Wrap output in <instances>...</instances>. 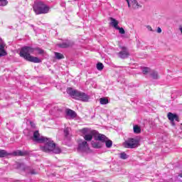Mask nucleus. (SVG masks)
<instances>
[{"label":"nucleus","mask_w":182,"mask_h":182,"mask_svg":"<svg viewBox=\"0 0 182 182\" xmlns=\"http://www.w3.org/2000/svg\"><path fill=\"white\" fill-rule=\"evenodd\" d=\"M31 139L33 141H36V143H46L44 146H41V150L45 153H55V154H59L60 153V148L56 146V144L50 138L41 136L39 131L34 132Z\"/></svg>","instance_id":"f257e3e1"},{"label":"nucleus","mask_w":182,"mask_h":182,"mask_svg":"<svg viewBox=\"0 0 182 182\" xmlns=\"http://www.w3.org/2000/svg\"><path fill=\"white\" fill-rule=\"evenodd\" d=\"M33 52H35V48L31 46H24L21 48L19 55L21 58H23V59H26V60H28V62L41 63V59L31 55V53H33Z\"/></svg>","instance_id":"f03ea898"},{"label":"nucleus","mask_w":182,"mask_h":182,"mask_svg":"<svg viewBox=\"0 0 182 182\" xmlns=\"http://www.w3.org/2000/svg\"><path fill=\"white\" fill-rule=\"evenodd\" d=\"M67 92L70 96H73L74 99H76L77 100H81V102H89V95L85 92L73 90L72 87L68 88Z\"/></svg>","instance_id":"7ed1b4c3"},{"label":"nucleus","mask_w":182,"mask_h":182,"mask_svg":"<svg viewBox=\"0 0 182 182\" xmlns=\"http://www.w3.org/2000/svg\"><path fill=\"white\" fill-rule=\"evenodd\" d=\"M33 9L36 15H44L49 12L50 8L43 1H38L34 3Z\"/></svg>","instance_id":"20e7f679"},{"label":"nucleus","mask_w":182,"mask_h":182,"mask_svg":"<svg viewBox=\"0 0 182 182\" xmlns=\"http://www.w3.org/2000/svg\"><path fill=\"white\" fill-rule=\"evenodd\" d=\"M82 134H84V139L86 141H91L92 139H95V136L97 134L96 130H90L87 128H84L82 129Z\"/></svg>","instance_id":"39448f33"},{"label":"nucleus","mask_w":182,"mask_h":182,"mask_svg":"<svg viewBox=\"0 0 182 182\" xmlns=\"http://www.w3.org/2000/svg\"><path fill=\"white\" fill-rule=\"evenodd\" d=\"M16 168L21 170L22 171H29L30 174H38V172L35 169H32L30 167L25 166L24 164L17 163L16 164Z\"/></svg>","instance_id":"423d86ee"},{"label":"nucleus","mask_w":182,"mask_h":182,"mask_svg":"<svg viewBox=\"0 0 182 182\" xmlns=\"http://www.w3.org/2000/svg\"><path fill=\"white\" fill-rule=\"evenodd\" d=\"M139 146V140L136 139H129L125 142V147L127 149H136Z\"/></svg>","instance_id":"0eeeda50"},{"label":"nucleus","mask_w":182,"mask_h":182,"mask_svg":"<svg viewBox=\"0 0 182 182\" xmlns=\"http://www.w3.org/2000/svg\"><path fill=\"white\" fill-rule=\"evenodd\" d=\"M89 144L86 141H80L78 143L77 151L79 153H85V151H89Z\"/></svg>","instance_id":"6e6552de"},{"label":"nucleus","mask_w":182,"mask_h":182,"mask_svg":"<svg viewBox=\"0 0 182 182\" xmlns=\"http://www.w3.org/2000/svg\"><path fill=\"white\" fill-rule=\"evenodd\" d=\"M75 43L70 40H64L63 43H58V47L61 48L62 49H65L66 48H70L71 46H73Z\"/></svg>","instance_id":"1a4fd4ad"},{"label":"nucleus","mask_w":182,"mask_h":182,"mask_svg":"<svg viewBox=\"0 0 182 182\" xmlns=\"http://www.w3.org/2000/svg\"><path fill=\"white\" fill-rule=\"evenodd\" d=\"M122 50L118 53V56L121 59H126V58H129V55H130L129 53V50H127V48L126 47H122Z\"/></svg>","instance_id":"9d476101"},{"label":"nucleus","mask_w":182,"mask_h":182,"mask_svg":"<svg viewBox=\"0 0 182 182\" xmlns=\"http://www.w3.org/2000/svg\"><path fill=\"white\" fill-rule=\"evenodd\" d=\"M6 46V44H5L4 40H2V38H0V58H2V56H6L8 55L6 50H5Z\"/></svg>","instance_id":"9b49d317"},{"label":"nucleus","mask_w":182,"mask_h":182,"mask_svg":"<svg viewBox=\"0 0 182 182\" xmlns=\"http://www.w3.org/2000/svg\"><path fill=\"white\" fill-rule=\"evenodd\" d=\"M168 120H170L172 126H175V124H174V120H176V122H178V116H177V114H173L171 112L168 113Z\"/></svg>","instance_id":"f8f14e48"},{"label":"nucleus","mask_w":182,"mask_h":182,"mask_svg":"<svg viewBox=\"0 0 182 182\" xmlns=\"http://www.w3.org/2000/svg\"><path fill=\"white\" fill-rule=\"evenodd\" d=\"M95 140H99V141H102V143H105L106 140H107V137L105 134H99V132H97V134H95Z\"/></svg>","instance_id":"ddd939ff"},{"label":"nucleus","mask_w":182,"mask_h":182,"mask_svg":"<svg viewBox=\"0 0 182 182\" xmlns=\"http://www.w3.org/2000/svg\"><path fill=\"white\" fill-rule=\"evenodd\" d=\"M92 146L94 149H102V146H103V144L102 142L96 140L92 141Z\"/></svg>","instance_id":"4468645a"},{"label":"nucleus","mask_w":182,"mask_h":182,"mask_svg":"<svg viewBox=\"0 0 182 182\" xmlns=\"http://www.w3.org/2000/svg\"><path fill=\"white\" fill-rule=\"evenodd\" d=\"M65 113L67 116H70L71 119H75V117H76L77 116L76 112L72 109H66Z\"/></svg>","instance_id":"2eb2a0df"},{"label":"nucleus","mask_w":182,"mask_h":182,"mask_svg":"<svg viewBox=\"0 0 182 182\" xmlns=\"http://www.w3.org/2000/svg\"><path fill=\"white\" fill-rule=\"evenodd\" d=\"M110 21H111V25L117 29L119 27V21L116 20V18H114L113 17L110 18Z\"/></svg>","instance_id":"dca6fc26"},{"label":"nucleus","mask_w":182,"mask_h":182,"mask_svg":"<svg viewBox=\"0 0 182 182\" xmlns=\"http://www.w3.org/2000/svg\"><path fill=\"white\" fill-rule=\"evenodd\" d=\"M131 4L133 9H139V8H141V6L139 5L137 0H133Z\"/></svg>","instance_id":"f3484780"},{"label":"nucleus","mask_w":182,"mask_h":182,"mask_svg":"<svg viewBox=\"0 0 182 182\" xmlns=\"http://www.w3.org/2000/svg\"><path fill=\"white\" fill-rule=\"evenodd\" d=\"M141 132V128H140V127H139L138 125H134V133H135L136 134H139Z\"/></svg>","instance_id":"a211bd4d"},{"label":"nucleus","mask_w":182,"mask_h":182,"mask_svg":"<svg viewBox=\"0 0 182 182\" xmlns=\"http://www.w3.org/2000/svg\"><path fill=\"white\" fill-rule=\"evenodd\" d=\"M105 143L107 149H110V147L113 146V142L111 140H109L108 139L105 141Z\"/></svg>","instance_id":"6ab92c4d"},{"label":"nucleus","mask_w":182,"mask_h":182,"mask_svg":"<svg viewBox=\"0 0 182 182\" xmlns=\"http://www.w3.org/2000/svg\"><path fill=\"white\" fill-rule=\"evenodd\" d=\"M100 105H107V103H109V100L106 97H102L100 99Z\"/></svg>","instance_id":"aec40b11"},{"label":"nucleus","mask_w":182,"mask_h":182,"mask_svg":"<svg viewBox=\"0 0 182 182\" xmlns=\"http://www.w3.org/2000/svg\"><path fill=\"white\" fill-rule=\"evenodd\" d=\"M55 56L57 59L60 60V59H65V56L60 53H55Z\"/></svg>","instance_id":"412c9836"},{"label":"nucleus","mask_w":182,"mask_h":182,"mask_svg":"<svg viewBox=\"0 0 182 182\" xmlns=\"http://www.w3.org/2000/svg\"><path fill=\"white\" fill-rule=\"evenodd\" d=\"M142 72H143L144 75H147V73H150L151 70L149 68L144 67V68H142Z\"/></svg>","instance_id":"4be33fe9"},{"label":"nucleus","mask_w":182,"mask_h":182,"mask_svg":"<svg viewBox=\"0 0 182 182\" xmlns=\"http://www.w3.org/2000/svg\"><path fill=\"white\" fill-rule=\"evenodd\" d=\"M151 76L153 79H159V74L157 73V72L152 71L151 73Z\"/></svg>","instance_id":"5701e85b"},{"label":"nucleus","mask_w":182,"mask_h":182,"mask_svg":"<svg viewBox=\"0 0 182 182\" xmlns=\"http://www.w3.org/2000/svg\"><path fill=\"white\" fill-rule=\"evenodd\" d=\"M104 68H105V66L103 65V63H98L97 64V70H103Z\"/></svg>","instance_id":"b1692460"},{"label":"nucleus","mask_w":182,"mask_h":182,"mask_svg":"<svg viewBox=\"0 0 182 182\" xmlns=\"http://www.w3.org/2000/svg\"><path fill=\"white\" fill-rule=\"evenodd\" d=\"M8 152L5 150H0V157H6Z\"/></svg>","instance_id":"393cba45"},{"label":"nucleus","mask_w":182,"mask_h":182,"mask_svg":"<svg viewBox=\"0 0 182 182\" xmlns=\"http://www.w3.org/2000/svg\"><path fill=\"white\" fill-rule=\"evenodd\" d=\"M70 132V128H69V127H67L64 129V134H65V137H68Z\"/></svg>","instance_id":"a878e982"},{"label":"nucleus","mask_w":182,"mask_h":182,"mask_svg":"<svg viewBox=\"0 0 182 182\" xmlns=\"http://www.w3.org/2000/svg\"><path fill=\"white\" fill-rule=\"evenodd\" d=\"M6 5H8V1L0 0V6H6Z\"/></svg>","instance_id":"bb28decb"},{"label":"nucleus","mask_w":182,"mask_h":182,"mask_svg":"<svg viewBox=\"0 0 182 182\" xmlns=\"http://www.w3.org/2000/svg\"><path fill=\"white\" fill-rule=\"evenodd\" d=\"M120 159H122V160H126V159H127V154L124 152L121 153Z\"/></svg>","instance_id":"cd10ccee"},{"label":"nucleus","mask_w":182,"mask_h":182,"mask_svg":"<svg viewBox=\"0 0 182 182\" xmlns=\"http://www.w3.org/2000/svg\"><path fill=\"white\" fill-rule=\"evenodd\" d=\"M117 30L119 31V33H121V35H124L126 33V31H124V28H123L118 27Z\"/></svg>","instance_id":"c85d7f7f"},{"label":"nucleus","mask_w":182,"mask_h":182,"mask_svg":"<svg viewBox=\"0 0 182 182\" xmlns=\"http://www.w3.org/2000/svg\"><path fill=\"white\" fill-rule=\"evenodd\" d=\"M15 156H23V153L21 151H17L14 152Z\"/></svg>","instance_id":"c756f323"},{"label":"nucleus","mask_w":182,"mask_h":182,"mask_svg":"<svg viewBox=\"0 0 182 182\" xmlns=\"http://www.w3.org/2000/svg\"><path fill=\"white\" fill-rule=\"evenodd\" d=\"M34 49H35V50H38V53H39L40 55H42V53H43V50H42V49H41V48H34Z\"/></svg>","instance_id":"7c9ffc66"},{"label":"nucleus","mask_w":182,"mask_h":182,"mask_svg":"<svg viewBox=\"0 0 182 182\" xmlns=\"http://www.w3.org/2000/svg\"><path fill=\"white\" fill-rule=\"evenodd\" d=\"M146 28L148 29V31H150L151 32H153V28H151V26H146Z\"/></svg>","instance_id":"2f4dec72"},{"label":"nucleus","mask_w":182,"mask_h":182,"mask_svg":"<svg viewBox=\"0 0 182 182\" xmlns=\"http://www.w3.org/2000/svg\"><path fill=\"white\" fill-rule=\"evenodd\" d=\"M157 32L158 33H161V28L160 27L158 28Z\"/></svg>","instance_id":"473e14b6"},{"label":"nucleus","mask_w":182,"mask_h":182,"mask_svg":"<svg viewBox=\"0 0 182 182\" xmlns=\"http://www.w3.org/2000/svg\"><path fill=\"white\" fill-rule=\"evenodd\" d=\"M30 124L31 127H35V124H33V122H30Z\"/></svg>","instance_id":"72a5a7b5"},{"label":"nucleus","mask_w":182,"mask_h":182,"mask_svg":"<svg viewBox=\"0 0 182 182\" xmlns=\"http://www.w3.org/2000/svg\"><path fill=\"white\" fill-rule=\"evenodd\" d=\"M127 4H128V6H129V8H130V0H128V1H127Z\"/></svg>","instance_id":"f704fd0d"},{"label":"nucleus","mask_w":182,"mask_h":182,"mask_svg":"<svg viewBox=\"0 0 182 182\" xmlns=\"http://www.w3.org/2000/svg\"><path fill=\"white\" fill-rule=\"evenodd\" d=\"M178 177H181V178H182V171H181V173H179V174L178 175Z\"/></svg>","instance_id":"c9c22d12"},{"label":"nucleus","mask_w":182,"mask_h":182,"mask_svg":"<svg viewBox=\"0 0 182 182\" xmlns=\"http://www.w3.org/2000/svg\"><path fill=\"white\" fill-rule=\"evenodd\" d=\"M127 2H129V0H126Z\"/></svg>","instance_id":"e433bc0d"},{"label":"nucleus","mask_w":182,"mask_h":182,"mask_svg":"<svg viewBox=\"0 0 182 182\" xmlns=\"http://www.w3.org/2000/svg\"><path fill=\"white\" fill-rule=\"evenodd\" d=\"M181 126H182V123H181Z\"/></svg>","instance_id":"4c0bfd02"}]
</instances>
